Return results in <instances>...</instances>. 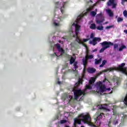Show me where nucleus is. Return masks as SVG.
I'll return each mask as SVG.
<instances>
[{"mask_svg":"<svg viewBox=\"0 0 127 127\" xmlns=\"http://www.w3.org/2000/svg\"><path fill=\"white\" fill-rule=\"evenodd\" d=\"M54 24L55 26H59V23H56V22H54Z\"/></svg>","mask_w":127,"mask_h":127,"instance_id":"obj_38","label":"nucleus"},{"mask_svg":"<svg viewBox=\"0 0 127 127\" xmlns=\"http://www.w3.org/2000/svg\"><path fill=\"white\" fill-rule=\"evenodd\" d=\"M97 90L96 92L98 94L102 95V93H108L109 94H112L113 93V88H106V86L102 82L99 81L96 84Z\"/></svg>","mask_w":127,"mask_h":127,"instance_id":"obj_1","label":"nucleus"},{"mask_svg":"<svg viewBox=\"0 0 127 127\" xmlns=\"http://www.w3.org/2000/svg\"><path fill=\"white\" fill-rule=\"evenodd\" d=\"M105 72H107V70H102V71H100V72L97 73L96 74V78H98L99 76H100V75H102V74H103V73H105Z\"/></svg>","mask_w":127,"mask_h":127,"instance_id":"obj_20","label":"nucleus"},{"mask_svg":"<svg viewBox=\"0 0 127 127\" xmlns=\"http://www.w3.org/2000/svg\"><path fill=\"white\" fill-rule=\"evenodd\" d=\"M66 3H68V1L63 2V6H62L63 8H65V5H66Z\"/></svg>","mask_w":127,"mask_h":127,"instance_id":"obj_34","label":"nucleus"},{"mask_svg":"<svg viewBox=\"0 0 127 127\" xmlns=\"http://www.w3.org/2000/svg\"><path fill=\"white\" fill-rule=\"evenodd\" d=\"M69 99H70V100H72V99H73V96H69Z\"/></svg>","mask_w":127,"mask_h":127,"instance_id":"obj_43","label":"nucleus"},{"mask_svg":"<svg viewBox=\"0 0 127 127\" xmlns=\"http://www.w3.org/2000/svg\"><path fill=\"white\" fill-rule=\"evenodd\" d=\"M62 44H63V42H62Z\"/></svg>","mask_w":127,"mask_h":127,"instance_id":"obj_53","label":"nucleus"},{"mask_svg":"<svg viewBox=\"0 0 127 127\" xmlns=\"http://www.w3.org/2000/svg\"><path fill=\"white\" fill-rule=\"evenodd\" d=\"M90 28H91V29H96V24L94 23L91 24Z\"/></svg>","mask_w":127,"mask_h":127,"instance_id":"obj_24","label":"nucleus"},{"mask_svg":"<svg viewBox=\"0 0 127 127\" xmlns=\"http://www.w3.org/2000/svg\"><path fill=\"white\" fill-rule=\"evenodd\" d=\"M95 110V108H93V109L92 110V111H94Z\"/></svg>","mask_w":127,"mask_h":127,"instance_id":"obj_50","label":"nucleus"},{"mask_svg":"<svg viewBox=\"0 0 127 127\" xmlns=\"http://www.w3.org/2000/svg\"><path fill=\"white\" fill-rule=\"evenodd\" d=\"M80 127H85L84 126H81Z\"/></svg>","mask_w":127,"mask_h":127,"instance_id":"obj_49","label":"nucleus"},{"mask_svg":"<svg viewBox=\"0 0 127 127\" xmlns=\"http://www.w3.org/2000/svg\"><path fill=\"white\" fill-rule=\"evenodd\" d=\"M80 21V15H79L77 17V19L76 20V24L73 23L72 24V26H75V36H76V41L78 42V43L80 44V38L78 37V33H79V30H80V26L77 24L79 23Z\"/></svg>","mask_w":127,"mask_h":127,"instance_id":"obj_5","label":"nucleus"},{"mask_svg":"<svg viewBox=\"0 0 127 127\" xmlns=\"http://www.w3.org/2000/svg\"><path fill=\"white\" fill-rule=\"evenodd\" d=\"M123 15L125 16V17L127 18V10H124L123 11Z\"/></svg>","mask_w":127,"mask_h":127,"instance_id":"obj_32","label":"nucleus"},{"mask_svg":"<svg viewBox=\"0 0 127 127\" xmlns=\"http://www.w3.org/2000/svg\"><path fill=\"white\" fill-rule=\"evenodd\" d=\"M96 10H97V9H96Z\"/></svg>","mask_w":127,"mask_h":127,"instance_id":"obj_55","label":"nucleus"},{"mask_svg":"<svg viewBox=\"0 0 127 127\" xmlns=\"http://www.w3.org/2000/svg\"><path fill=\"white\" fill-rule=\"evenodd\" d=\"M98 41V42H100L101 41V38H94L93 39L92 41H89V44H92L93 46H95L96 44H97V42Z\"/></svg>","mask_w":127,"mask_h":127,"instance_id":"obj_12","label":"nucleus"},{"mask_svg":"<svg viewBox=\"0 0 127 127\" xmlns=\"http://www.w3.org/2000/svg\"><path fill=\"white\" fill-rule=\"evenodd\" d=\"M89 40V39H83V40L80 39V44H82L84 46H85V47H86V45H84V44H83V42H87V41H88Z\"/></svg>","mask_w":127,"mask_h":127,"instance_id":"obj_18","label":"nucleus"},{"mask_svg":"<svg viewBox=\"0 0 127 127\" xmlns=\"http://www.w3.org/2000/svg\"><path fill=\"white\" fill-rule=\"evenodd\" d=\"M90 22H93V21H91Z\"/></svg>","mask_w":127,"mask_h":127,"instance_id":"obj_52","label":"nucleus"},{"mask_svg":"<svg viewBox=\"0 0 127 127\" xmlns=\"http://www.w3.org/2000/svg\"><path fill=\"white\" fill-rule=\"evenodd\" d=\"M121 117L122 118V119H127V116L126 114H121Z\"/></svg>","mask_w":127,"mask_h":127,"instance_id":"obj_31","label":"nucleus"},{"mask_svg":"<svg viewBox=\"0 0 127 127\" xmlns=\"http://www.w3.org/2000/svg\"><path fill=\"white\" fill-rule=\"evenodd\" d=\"M124 20V18H121V17H118L117 18V21L118 22H122Z\"/></svg>","mask_w":127,"mask_h":127,"instance_id":"obj_28","label":"nucleus"},{"mask_svg":"<svg viewBox=\"0 0 127 127\" xmlns=\"http://www.w3.org/2000/svg\"><path fill=\"white\" fill-rule=\"evenodd\" d=\"M127 47L125 45H122L121 48H119V51H123V49H126Z\"/></svg>","mask_w":127,"mask_h":127,"instance_id":"obj_26","label":"nucleus"},{"mask_svg":"<svg viewBox=\"0 0 127 127\" xmlns=\"http://www.w3.org/2000/svg\"><path fill=\"white\" fill-rule=\"evenodd\" d=\"M59 43H61V41H59Z\"/></svg>","mask_w":127,"mask_h":127,"instance_id":"obj_48","label":"nucleus"},{"mask_svg":"<svg viewBox=\"0 0 127 127\" xmlns=\"http://www.w3.org/2000/svg\"><path fill=\"white\" fill-rule=\"evenodd\" d=\"M60 5H61V4H60V2L59 1L55 3L56 8H59V7H60Z\"/></svg>","mask_w":127,"mask_h":127,"instance_id":"obj_22","label":"nucleus"},{"mask_svg":"<svg viewBox=\"0 0 127 127\" xmlns=\"http://www.w3.org/2000/svg\"><path fill=\"white\" fill-rule=\"evenodd\" d=\"M80 77H78V82L75 83L74 87L72 89V91L74 93V100H77L80 96Z\"/></svg>","mask_w":127,"mask_h":127,"instance_id":"obj_4","label":"nucleus"},{"mask_svg":"<svg viewBox=\"0 0 127 127\" xmlns=\"http://www.w3.org/2000/svg\"><path fill=\"white\" fill-rule=\"evenodd\" d=\"M97 14V13L94 11H91L90 13V15L91 16H95Z\"/></svg>","mask_w":127,"mask_h":127,"instance_id":"obj_29","label":"nucleus"},{"mask_svg":"<svg viewBox=\"0 0 127 127\" xmlns=\"http://www.w3.org/2000/svg\"><path fill=\"white\" fill-rule=\"evenodd\" d=\"M124 32L125 33H126V34H127V30H125L124 31Z\"/></svg>","mask_w":127,"mask_h":127,"instance_id":"obj_42","label":"nucleus"},{"mask_svg":"<svg viewBox=\"0 0 127 127\" xmlns=\"http://www.w3.org/2000/svg\"><path fill=\"white\" fill-rule=\"evenodd\" d=\"M110 124H111V121H109V125H110Z\"/></svg>","mask_w":127,"mask_h":127,"instance_id":"obj_47","label":"nucleus"},{"mask_svg":"<svg viewBox=\"0 0 127 127\" xmlns=\"http://www.w3.org/2000/svg\"><path fill=\"white\" fill-rule=\"evenodd\" d=\"M67 122V121H66L65 120H61V124H65V123Z\"/></svg>","mask_w":127,"mask_h":127,"instance_id":"obj_35","label":"nucleus"},{"mask_svg":"<svg viewBox=\"0 0 127 127\" xmlns=\"http://www.w3.org/2000/svg\"><path fill=\"white\" fill-rule=\"evenodd\" d=\"M91 116L89 113H82L80 115V125H81V123H82L89 125V126H93V124L91 122Z\"/></svg>","mask_w":127,"mask_h":127,"instance_id":"obj_3","label":"nucleus"},{"mask_svg":"<svg viewBox=\"0 0 127 127\" xmlns=\"http://www.w3.org/2000/svg\"><path fill=\"white\" fill-rule=\"evenodd\" d=\"M60 10L62 13H64V9H62V7H61Z\"/></svg>","mask_w":127,"mask_h":127,"instance_id":"obj_37","label":"nucleus"},{"mask_svg":"<svg viewBox=\"0 0 127 127\" xmlns=\"http://www.w3.org/2000/svg\"><path fill=\"white\" fill-rule=\"evenodd\" d=\"M103 116H104V113H101L99 116L97 117L96 122H98V121H100V119H102V118H103Z\"/></svg>","mask_w":127,"mask_h":127,"instance_id":"obj_21","label":"nucleus"},{"mask_svg":"<svg viewBox=\"0 0 127 127\" xmlns=\"http://www.w3.org/2000/svg\"><path fill=\"white\" fill-rule=\"evenodd\" d=\"M113 124L115 125H118V124H119V120H115L113 122Z\"/></svg>","mask_w":127,"mask_h":127,"instance_id":"obj_30","label":"nucleus"},{"mask_svg":"<svg viewBox=\"0 0 127 127\" xmlns=\"http://www.w3.org/2000/svg\"><path fill=\"white\" fill-rule=\"evenodd\" d=\"M78 118H75L74 119V122L73 123V127H77V125L76 124H78V125H80V115L78 116Z\"/></svg>","mask_w":127,"mask_h":127,"instance_id":"obj_14","label":"nucleus"},{"mask_svg":"<svg viewBox=\"0 0 127 127\" xmlns=\"http://www.w3.org/2000/svg\"><path fill=\"white\" fill-rule=\"evenodd\" d=\"M94 61H95L94 64L95 65H98V64H100V63L102 62V58H100L99 60L96 59H95Z\"/></svg>","mask_w":127,"mask_h":127,"instance_id":"obj_19","label":"nucleus"},{"mask_svg":"<svg viewBox=\"0 0 127 127\" xmlns=\"http://www.w3.org/2000/svg\"><path fill=\"white\" fill-rule=\"evenodd\" d=\"M113 115L116 116V112L114 111H113Z\"/></svg>","mask_w":127,"mask_h":127,"instance_id":"obj_44","label":"nucleus"},{"mask_svg":"<svg viewBox=\"0 0 127 127\" xmlns=\"http://www.w3.org/2000/svg\"><path fill=\"white\" fill-rule=\"evenodd\" d=\"M125 1H127V0H122L121 3L124 4ZM107 5L111 6L112 5L113 8H115L116 7L117 4L115 3V0H109L107 2Z\"/></svg>","mask_w":127,"mask_h":127,"instance_id":"obj_10","label":"nucleus"},{"mask_svg":"<svg viewBox=\"0 0 127 127\" xmlns=\"http://www.w3.org/2000/svg\"><path fill=\"white\" fill-rule=\"evenodd\" d=\"M90 38H93V39H94V38H94V34L92 33V34H91V35H90Z\"/></svg>","mask_w":127,"mask_h":127,"instance_id":"obj_39","label":"nucleus"},{"mask_svg":"<svg viewBox=\"0 0 127 127\" xmlns=\"http://www.w3.org/2000/svg\"><path fill=\"white\" fill-rule=\"evenodd\" d=\"M87 72L90 74H93L96 72V69L93 67H88L87 68Z\"/></svg>","mask_w":127,"mask_h":127,"instance_id":"obj_15","label":"nucleus"},{"mask_svg":"<svg viewBox=\"0 0 127 127\" xmlns=\"http://www.w3.org/2000/svg\"><path fill=\"white\" fill-rule=\"evenodd\" d=\"M71 101V99H69V101Z\"/></svg>","mask_w":127,"mask_h":127,"instance_id":"obj_54","label":"nucleus"},{"mask_svg":"<svg viewBox=\"0 0 127 127\" xmlns=\"http://www.w3.org/2000/svg\"><path fill=\"white\" fill-rule=\"evenodd\" d=\"M82 78H84V73L82 74Z\"/></svg>","mask_w":127,"mask_h":127,"instance_id":"obj_45","label":"nucleus"},{"mask_svg":"<svg viewBox=\"0 0 127 127\" xmlns=\"http://www.w3.org/2000/svg\"><path fill=\"white\" fill-rule=\"evenodd\" d=\"M103 83H110V82H109V80H108L107 79H105L103 81Z\"/></svg>","mask_w":127,"mask_h":127,"instance_id":"obj_36","label":"nucleus"},{"mask_svg":"<svg viewBox=\"0 0 127 127\" xmlns=\"http://www.w3.org/2000/svg\"><path fill=\"white\" fill-rule=\"evenodd\" d=\"M97 50H98L97 49H95L92 51V52H96V51H97Z\"/></svg>","mask_w":127,"mask_h":127,"instance_id":"obj_41","label":"nucleus"},{"mask_svg":"<svg viewBox=\"0 0 127 127\" xmlns=\"http://www.w3.org/2000/svg\"><path fill=\"white\" fill-rule=\"evenodd\" d=\"M118 47H119V45L118 44H115L114 45V50H115V51H116V50H117V49H118Z\"/></svg>","mask_w":127,"mask_h":127,"instance_id":"obj_27","label":"nucleus"},{"mask_svg":"<svg viewBox=\"0 0 127 127\" xmlns=\"http://www.w3.org/2000/svg\"><path fill=\"white\" fill-rule=\"evenodd\" d=\"M95 80L96 78L94 77L91 78L89 81V85L86 84L85 86V89L84 90H80V101H83V100H84L85 94H87V93H88L87 91V90H92V86L94 85Z\"/></svg>","mask_w":127,"mask_h":127,"instance_id":"obj_2","label":"nucleus"},{"mask_svg":"<svg viewBox=\"0 0 127 127\" xmlns=\"http://www.w3.org/2000/svg\"><path fill=\"white\" fill-rule=\"evenodd\" d=\"M105 20L104 19V15H103V13L101 12L100 14H98L96 16V22L97 24H100V23H102L103 21Z\"/></svg>","mask_w":127,"mask_h":127,"instance_id":"obj_7","label":"nucleus"},{"mask_svg":"<svg viewBox=\"0 0 127 127\" xmlns=\"http://www.w3.org/2000/svg\"><path fill=\"white\" fill-rule=\"evenodd\" d=\"M106 63H107V61L106 60L103 61L102 64L99 66V67H104V66H105Z\"/></svg>","mask_w":127,"mask_h":127,"instance_id":"obj_23","label":"nucleus"},{"mask_svg":"<svg viewBox=\"0 0 127 127\" xmlns=\"http://www.w3.org/2000/svg\"><path fill=\"white\" fill-rule=\"evenodd\" d=\"M107 23H108V22H106L105 23V24H107Z\"/></svg>","mask_w":127,"mask_h":127,"instance_id":"obj_51","label":"nucleus"},{"mask_svg":"<svg viewBox=\"0 0 127 127\" xmlns=\"http://www.w3.org/2000/svg\"><path fill=\"white\" fill-rule=\"evenodd\" d=\"M55 46H56L59 52L61 53V55H60L61 56H62L63 54H65V50H64L63 48H61V46L60 45V44H58V43L56 44L55 45Z\"/></svg>","mask_w":127,"mask_h":127,"instance_id":"obj_11","label":"nucleus"},{"mask_svg":"<svg viewBox=\"0 0 127 127\" xmlns=\"http://www.w3.org/2000/svg\"><path fill=\"white\" fill-rule=\"evenodd\" d=\"M93 58H94L93 55H86L85 57L82 59V64L84 67L87 65V63H88V59H93Z\"/></svg>","mask_w":127,"mask_h":127,"instance_id":"obj_9","label":"nucleus"},{"mask_svg":"<svg viewBox=\"0 0 127 127\" xmlns=\"http://www.w3.org/2000/svg\"><path fill=\"white\" fill-rule=\"evenodd\" d=\"M106 12H107L108 15H109L110 17H113V16H114V13H113V11H112L111 9H107Z\"/></svg>","mask_w":127,"mask_h":127,"instance_id":"obj_16","label":"nucleus"},{"mask_svg":"<svg viewBox=\"0 0 127 127\" xmlns=\"http://www.w3.org/2000/svg\"><path fill=\"white\" fill-rule=\"evenodd\" d=\"M83 82V78H80V84H82V82Z\"/></svg>","mask_w":127,"mask_h":127,"instance_id":"obj_40","label":"nucleus"},{"mask_svg":"<svg viewBox=\"0 0 127 127\" xmlns=\"http://www.w3.org/2000/svg\"><path fill=\"white\" fill-rule=\"evenodd\" d=\"M96 28L98 30H104V26L103 25L99 26L96 27Z\"/></svg>","mask_w":127,"mask_h":127,"instance_id":"obj_25","label":"nucleus"},{"mask_svg":"<svg viewBox=\"0 0 127 127\" xmlns=\"http://www.w3.org/2000/svg\"><path fill=\"white\" fill-rule=\"evenodd\" d=\"M109 104H105V105H98L97 106V108L100 110H109Z\"/></svg>","mask_w":127,"mask_h":127,"instance_id":"obj_13","label":"nucleus"},{"mask_svg":"<svg viewBox=\"0 0 127 127\" xmlns=\"http://www.w3.org/2000/svg\"><path fill=\"white\" fill-rule=\"evenodd\" d=\"M100 44L103 46V48L100 50V53H103L106 49L110 48V46L114 45V44L111 42L104 41Z\"/></svg>","mask_w":127,"mask_h":127,"instance_id":"obj_6","label":"nucleus"},{"mask_svg":"<svg viewBox=\"0 0 127 127\" xmlns=\"http://www.w3.org/2000/svg\"><path fill=\"white\" fill-rule=\"evenodd\" d=\"M114 27V25H110V26H108L106 27V29H111V28H113Z\"/></svg>","mask_w":127,"mask_h":127,"instance_id":"obj_33","label":"nucleus"},{"mask_svg":"<svg viewBox=\"0 0 127 127\" xmlns=\"http://www.w3.org/2000/svg\"><path fill=\"white\" fill-rule=\"evenodd\" d=\"M69 63L70 65H72V64H73L74 66V69L73 70L75 71L77 73H78V70H77V68H78V65H77V63L76 62H75V59H74V57H71L69 61Z\"/></svg>","mask_w":127,"mask_h":127,"instance_id":"obj_8","label":"nucleus"},{"mask_svg":"<svg viewBox=\"0 0 127 127\" xmlns=\"http://www.w3.org/2000/svg\"><path fill=\"white\" fill-rule=\"evenodd\" d=\"M61 83V82L58 81V83H59V84H60Z\"/></svg>","mask_w":127,"mask_h":127,"instance_id":"obj_46","label":"nucleus"},{"mask_svg":"<svg viewBox=\"0 0 127 127\" xmlns=\"http://www.w3.org/2000/svg\"><path fill=\"white\" fill-rule=\"evenodd\" d=\"M89 11H90V9H88L87 10H86V11H84L82 12V13H81L80 14V18L81 17H83V16H84V15H86V14H87V13H88V12H89Z\"/></svg>","mask_w":127,"mask_h":127,"instance_id":"obj_17","label":"nucleus"}]
</instances>
